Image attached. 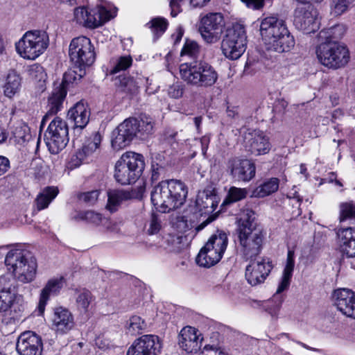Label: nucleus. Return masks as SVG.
<instances>
[{"label": "nucleus", "instance_id": "nucleus-62", "mask_svg": "<svg viewBox=\"0 0 355 355\" xmlns=\"http://www.w3.org/2000/svg\"><path fill=\"white\" fill-rule=\"evenodd\" d=\"M227 115L230 119H235L239 116V107L228 105L226 110Z\"/></svg>", "mask_w": 355, "mask_h": 355}, {"label": "nucleus", "instance_id": "nucleus-17", "mask_svg": "<svg viewBox=\"0 0 355 355\" xmlns=\"http://www.w3.org/2000/svg\"><path fill=\"white\" fill-rule=\"evenodd\" d=\"M243 142L247 150L254 155L267 154L271 147L268 137L259 130L244 132Z\"/></svg>", "mask_w": 355, "mask_h": 355}, {"label": "nucleus", "instance_id": "nucleus-29", "mask_svg": "<svg viewBox=\"0 0 355 355\" xmlns=\"http://www.w3.org/2000/svg\"><path fill=\"white\" fill-rule=\"evenodd\" d=\"M21 86V78L14 69L9 70L3 85L4 95L10 98L18 93Z\"/></svg>", "mask_w": 355, "mask_h": 355}, {"label": "nucleus", "instance_id": "nucleus-46", "mask_svg": "<svg viewBox=\"0 0 355 355\" xmlns=\"http://www.w3.org/2000/svg\"><path fill=\"white\" fill-rule=\"evenodd\" d=\"M162 224L159 216L153 214L146 225V233L149 235L157 234L162 230Z\"/></svg>", "mask_w": 355, "mask_h": 355}, {"label": "nucleus", "instance_id": "nucleus-52", "mask_svg": "<svg viewBox=\"0 0 355 355\" xmlns=\"http://www.w3.org/2000/svg\"><path fill=\"white\" fill-rule=\"evenodd\" d=\"M15 293L14 279L9 275L0 277V293Z\"/></svg>", "mask_w": 355, "mask_h": 355}, {"label": "nucleus", "instance_id": "nucleus-63", "mask_svg": "<svg viewBox=\"0 0 355 355\" xmlns=\"http://www.w3.org/2000/svg\"><path fill=\"white\" fill-rule=\"evenodd\" d=\"M216 218V216H215V215L209 216L205 221L202 222L200 224H199L198 225H197L196 227V231L197 232L201 231L207 225H209V223L213 222Z\"/></svg>", "mask_w": 355, "mask_h": 355}, {"label": "nucleus", "instance_id": "nucleus-60", "mask_svg": "<svg viewBox=\"0 0 355 355\" xmlns=\"http://www.w3.org/2000/svg\"><path fill=\"white\" fill-rule=\"evenodd\" d=\"M10 167L9 159L0 155V176L6 173Z\"/></svg>", "mask_w": 355, "mask_h": 355}, {"label": "nucleus", "instance_id": "nucleus-20", "mask_svg": "<svg viewBox=\"0 0 355 355\" xmlns=\"http://www.w3.org/2000/svg\"><path fill=\"white\" fill-rule=\"evenodd\" d=\"M228 168L233 178L238 181L248 182L255 175V166L246 159L233 158L228 162Z\"/></svg>", "mask_w": 355, "mask_h": 355}, {"label": "nucleus", "instance_id": "nucleus-34", "mask_svg": "<svg viewBox=\"0 0 355 355\" xmlns=\"http://www.w3.org/2000/svg\"><path fill=\"white\" fill-rule=\"evenodd\" d=\"M101 136L98 132H94L84 143L82 148L78 151V158L85 159L92 155L99 147Z\"/></svg>", "mask_w": 355, "mask_h": 355}, {"label": "nucleus", "instance_id": "nucleus-8", "mask_svg": "<svg viewBox=\"0 0 355 355\" xmlns=\"http://www.w3.org/2000/svg\"><path fill=\"white\" fill-rule=\"evenodd\" d=\"M49 45L47 33L42 30L26 31L15 43L17 53L24 59L34 60L43 54Z\"/></svg>", "mask_w": 355, "mask_h": 355}, {"label": "nucleus", "instance_id": "nucleus-40", "mask_svg": "<svg viewBox=\"0 0 355 355\" xmlns=\"http://www.w3.org/2000/svg\"><path fill=\"white\" fill-rule=\"evenodd\" d=\"M92 301V295L89 291L84 289L76 293V304L81 313H86L89 311Z\"/></svg>", "mask_w": 355, "mask_h": 355}, {"label": "nucleus", "instance_id": "nucleus-15", "mask_svg": "<svg viewBox=\"0 0 355 355\" xmlns=\"http://www.w3.org/2000/svg\"><path fill=\"white\" fill-rule=\"evenodd\" d=\"M250 263L245 268V279L252 286H257L263 283L268 276L272 265L269 259L259 258L249 260Z\"/></svg>", "mask_w": 355, "mask_h": 355}, {"label": "nucleus", "instance_id": "nucleus-14", "mask_svg": "<svg viewBox=\"0 0 355 355\" xmlns=\"http://www.w3.org/2000/svg\"><path fill=\"white\" fill-rule=\"evenodd\" d=\"M294 25L306 34L315 32L319 28L318 11L311 4H302L295 10Z\"/></svg>", "mask_w": 355, "mask_h": 355}, {"label": "nucleus", "instance_id": "nucleus-37", "mask_svg": "<svg viewBox=\"0 0 355 355\" xmlns=\"http://www.w3.org/2000/svg\"><path fill=\"white\" fill-rule=\"evenodd\" d=\"M73 219L77 221H86L95 225H98L101 223L104 225L109 223L107 219L103 218L101 214L94 211H80L73 217Z\"/></svg>", "mask_w": 355, "mask_h": 355}, {"label": "nucleus", "instance_id": "nucleus-21", "mask_svg": "<svg viewBox=\"0 0 355 355\" xmlns=\"http://www.w3.org/2000/svg\"><path fill=\"white\" fill-rule=\"evenodd\" d=\"M334 304L343 315L355 319V293L350 289L340 288L334 291Z\"/></svg>", "mask_w": 355, "mask_h": 355}, {"label": "nucleus", "instance_id": "nucleus-38", "mask_svg": "<svg viewBox=\"0 0 355 355\" xmlns=\"http://www.w3.org/2000/svg\"><path fill=\"white\" fill-rule=\"evenodd\" d=\"M125 327L127 334L136 336L142 333L146 327V324L140 316L133 315L126 322Z\"/></svg>", "mask_w": 355, "mask_h": 355}, {"label": "nucleus", "instance_id": "nucleus-44", "mask_svg": "<svg viewBox=\"0 0 355 355\" xmlns=\"http://www.w3.org/2000/svg\"><path fill=\"white\" fill-rule=\"evenodd\" d=\"M248 191L245 189L232 187L230 188L227 195L224 200L225 204H230L241 200L246 198Z\"/></svg>", "mask_w": 355, "mask_h": 355}, {"label": "nucleus", "instance_id": "nucleus-33", "mask_svg": "<svg viewBox=\"0 0 355 355\" xmlns=\"http://www.w3.org/2000/svg\"><path fill=\"white\" fill-rule=\"evenodd\" d=\"M58 193L59 190L55 187H46L42 189L35 200L37 211L47 208Z\"/></svg>", "mask_w": 355, "mask_h": 355}, {"label": "nucleus", "instance_id": "nucleus-31", "mask_svg": "<svg viewBox=\"0 0 355 355\" xmlns=\"http://www.w3.org/2000/svg\"><path fill=\"white\" fill-rule=\"evenodd\" d=\"M346 29L343 24H336L331 27L324 28L320 31L318 38L322 42H339Z\"/></svg>", "mask_w": 355, "mask_h": 355}, {"label": "nucleus", "instance_id": "nucleus-28", "mask_svg": "<svg viewBox=\"0 0 355 355\" xmlns=\"http://www.w3.org/2000/svg\"><path fill=\"white\" fill-rule=\"evenodd\" d=\"M210 246V243H206L199 252L196 257V262L199 266L209 268L221 259L223 254Z\"/></svg>", "mask_w": 355, "mask_h": 355}, {"label": "nucleus", "instance_id": "nucleus-57", "mask_svg": "<svg viewBox=\"0 0 355 355\" xmlns=\"http://www.w3.org/2000/svg\"><path fill=\"white\" fill-rule=\"evenodd\" d=\"M88 10L85 7H78L74 10V18L76 21L85 26V19L87 18Z\"/></svg>", "mask_w": 355, "mask_h": 355}, {"label": "nucleus", "instance_id": "nucleus-55", "mask_svg": "<svg viewBox=\"0 0 355 355\" xmlns=\"http://www.w3.org/2000/svg\"><path fill=\"white\" fill-rule=\"evenodd\" d=\"M184 87L180 83H176L171 85L168 89V94L171 98H181L184 93Z\"/></svg>", "mask_w": 355, "mask_h": 355}, {"label": "nucleus", "instance_id": "nucleus-1", "mask_svg": "<svg viewBox=\"0 0 355 355\" xmlns=\"http://www.w3.org/2000/svg\"><path fill=\"white\" fill-rule=\"evenodd\" d=\"M257 226L255 212L250 208H243L237 217L236 231L241 252L245 261L257 258L262 249L263 235Z\"/></svg>", "mask_w": 355, "mask_h": 355}, {"label": "nucleus", "instance_id": "nucleus-18", "mask_svg": "<svg viewBox=\"0 0 355 355\" xmlns=\"http://www.w3.org/2000/svg\"><path fill=\"white\" fill-rule=\"evenodd\" d=\"M288 31L284 21L275 17L264 18L260 24V33L266 44L287 33Z\"/></svg>", "mask_w": 355, "mask_h": 355}, {"label": "nucleus", "instance_id": "nucleus-35", "mask_svg": "<svg viewBox=\"0 0 355 355\" xmlns=\"http://www.w3.org/2000/svg\"><path fill=\"white\" fill-rule=\"evenodd\" d=\"M107 197L106 208L110 212H114L123 200L130 198V194L123 190H113L107 192Z\"/></svg>", "mask_w": 355, "mask_h": 355}, {"label": "nucleus", "instance_id": "nucleus-49", "mask_svg": "<svg viewBox=\"0 0 355 355\" xmlns=\"http://www.w3.org/2000/svg\"><path fill=\"white\" fill-rule=\"evenodd\" d=\"M15 299V293H0V312L6 313L12 308Z\"/></svg>", "mask_w": 355, "mask_h": 355}, {"label": "nucleus", "instance_id": "nucleus-36", "mask_svg": "<svg viewBox=\"0 0 355 355\" xmlns=\"http://www.w3.org/2000/svg\"><path fill=\"white\" fill-rule=\"evenodd\" d=\"M279 185V180L278 178H270L256 188L254 191V195L259 198L266 197L276 192L278 190Z\"/></svg>", "mask_w": 355, "mask_h": 355}, {"label": "nucleus", "instance_id": "nucleus-56", "mask_svg": "<svg viewBox=\"0 0 355 355\" xmlns=\"http://www.w3.org/2000/svg\"><path fill=\"white\" fill-rule=\"evenodd\" d=\"M263 64L259 61L248 60L245 64L244 71L246 73L254 74L262 69Z\"/></svg>", "mask_w": 355, "mask_h": 355}, {"label": "nucleus", "instance_id": "nucleus-4", "mask_svg": "<svg viewBox=\"0 0 355 355\" xmlns=\"http://www.w3.org/2000/svg\"><path fill=\"white\" fill-rule=\"evenodd\" d=\"M5 263L19 282L26 284L34 280L37 266L35 258L29 251L19 249L9 251Z\"/></svg>", "mask_w": 355, "mask_h": 355}, {"label": "nucleus", "instance_id": "nucleus-30", "mask_svg": "<svg viewBox=\"0 0 355 355\" xmlns=\"http://www.w3.org/2000/svg\"><path fill=\"white\" fill-rule=\"evenodd\" d=\"M294 256V251L289 250L288 251L286 263L283 271L282 280L278 286L276 293L274 295L275 297L277 295L287 289L290 285L291 279L292 277L295 266Z\"/></svg>", "mask_w": 355, "mask_h": 355}, {"label": "nucleus", "instance_id": "nucleus-12", "mask_svg": "<svg viewBox=\"0 0 355 355\" xmlns=\"http://www.w3.org/2000/svg\"><path fill=\"white\" fill-rule=\"evenodd\" d=\"M68 126L65 121L55 117L49 125L45 132L46 146L51 154H58L67 146L68 138Z\"/></svg>", "mask_w": 355, "mask_h": 355}, {"label": "nucleus", "instance_id": "nucleus-10", "mask_svg": "<svg viewBox=\"0 0 355 355\" xmlns=\"http://www.w3.org/2000/svg\"><path fill=\"white\" fill-rule=\"evenodd\" d=\"M246 35L243 25L236 24L226 31L221 49L226 58L236 60L246 49Z\"/></svg>", "mask_w": 355, "mask_h": 355}, {"label": "nucleus", "instance_id": "nucleus-58", "mask_svg": "<svg viewBox=\"0 0 355 355\" xmlns=\"http://www.w3.org/2000/svg\"><path fill=\"white\" fill-rule=\"evenodd\" d=\"M201 355H229L226 352L220 349L216 348L212 346H205Z\"/></svg>", "mask_w": 355, "mask_h": 355}, {"label": "nucleus", "instance_id": "nucleus-22", "mask_svg": "<svg viewBox=\"0 0 355 355\" xmlns=\"http://www.w3.org/2000/svg\"><path fill=\"white\" fill-rule=\"evenodd\" d=\"M67 116L75 128L83 129L89 121L90 110L86 103L80 101L70 108Z\"/></svg>", "mask_w": 355, "mask_h": 355}, {"label": "nucleus", "instance_id": "nucleus-51", "mask_svg": "<svg viewBox=\"0 0 355 355\" xmlns=\"http://www.w3.org/2000/svg\"><path fill=\"white\" fill-rule=\"evenodd\" d=\"M199 53V46L195 41L187 40L181 51V55L196 58Z\"/></svg>", "mask_w": 355, "mask_h": 355}, {"label": "nucleus", "instance_id": "nucleus-5", "mask_svg": "<svg viewBox=\"0 0 355 355\" xmlns=\"http://www.w3.org/2000/svg\"><path fill=\"white\" fill-rule=\"evenodd\" d=\"M179 69L181 78L187 84L197 87H211L218 78L215 69L205 62L182 63Z\"/></svg>", "mask_w": 355, "mask_h": 355}, {"label": "nucleus", "instance_id": "nucleus-32", "mask_svg": "<svg viewBox=\"0 0 355 355\" xmlns=\"http://www.w3.org/2000/svg\"><path fill=\"white\" fill-rule=\"evenodd\" d=\"M268 49L278 53L288 52L295 45V40L288 31L287 33L267 44Z\"/></svg>", "mask_w": 355, "mask_h": 355}, {"label": "nucleus", "instance_id": "nucleus-23", "mask_svg": "<svg viewBox=\"0 0 355 355\" xmlns=\"http://www.w3.org/2000/svg\"><path fill=\"white\" fill-rule=\"evenodd\" d=\"M200 343L195 328L186 327L180 331L178 336V345L185 352H196L200 348Z\"/></svg>", "mask_w": 355, "mask_h": 355}, {"label": "nucleus", "instance_id": "nucleus-48", "mask_svg": "<svg viewBox=\"0 0 355 355\" xmlns=\"http://www.w3.org/2000/svg\"><path fill=\"white\" fill-rule=\"evenodd\" d=\"M355 218V203L349 202L340 205V221Z\"/></svg>", "mask_w": 355, "mask_h": 355}, {"label": "nucleus", "instance_id": "nucleus-53", "mask_svg": "<svg viewBox=\"0 0 355 355\" xmlns=\"http://www.w3.org/2000/svg\"><path fill=\"white\" fill-rule=\"evenodd\" d=\"M99 196V191L93 190L85 193H81L78 195V199L89 205H94Z\"/></svg>", "mask_w": 355, "mask_h": 355}, {"label": "nucleus", "instance_id": "nucleus-47", "mask_svg": "<svg viewBox=\"0 0 355 355\" xmlns=\"http://www.w3.org/2000/svg\"><path fill=\"white\" fill-rule=\"evenodd\" d=\"M132 64V58L130 55L121 56L118 58L116 64L110 70V74L114 75L121 71H125Z\"/></svg>", "mask_w": 355, "mask_h": 355}, {"label": "nucleus", "instance_id": "nucleus-54", "mask_svg": "<svg viewBox=\"0 0 355 355\" xmlns=\"http://www.w3.org/2000/svg\"><path fill=\"white\" fill-rule=\"evenodd\" d=\"M13 135L19 141L20 140L24 141L29 136V128L25 124H21L15 128Z\"/></svg>", "mask_w": 355, "mask_h": 355}, {"label": "nucleus", "instance_id": "nucleus-39", "mask_svg": "<svg viewBox=\"0 0 355 355\" xmlns=\"http://www.w3.org/2000/svg\"><path fill=\"white\" fill-rule=\"evenodd\" d=\"M206 243H210L211 248L223 255L228 243L227 236L225 232L218 231L217 234L212 235Z\"/></svg>", "mask_w": 355, "mask_h": 355}, {"label": "nucleus", "instance_id": "nucleus-61", "mask_svg": "<svg viewBox=\"0 0 355 355\" xmlns=\"http://www.w3.org/2000/svg\"><path fill=\"white\" fill-rule=\"evenodd\" d=\"M246 6L252 9H259L263 5V0H241Z\"/></svg>", "mask_w": 355, "mask_h": 355}, {"label": "nucleus", "instance_id": "nucleus-50", "mask_svg": "<svg viewBox=\"0 0 355 355\" xmlns=\"http://www.w3.org/2000/svg\"><path fill=\"white\" fill-rule=\"evenodd\" d=\"M352 1L333 0L331 3V13L336 16L341 15L348 10Z\"/></svg>", "mask_w": 355, "mask_h": 355}, {"label": "nucleus", "instance_id": "nucleus-13", "mask_svg": "<svg viewBox=\"0 0 355 355\" xmlns=\"http://www.w3.org/2000/svg\"><path fill=\"white\" fill-rule=\"evenodd\" d=\"M225 27L224 18L219 12H210L200 21L199 31L203 40L209 44L218 42Z\"/></svg>", "mask_w": 355, "mask_h": 355}, {"label": "nucleus", "instance_id": "nucleus-19", "mask_svg": "<svg viewBox=\"0 0 355 355\" xmlns=\"http://www.w3.org/2000/svg\"><path fill=\"white\" fill-rule=\"evenodd\" d=\"M42 343L33 331H25L19 336L16 349L19 355H41Z\"/></svg>", "mask_w": 355, "mask_h": 355}, {"label": "nucleus", "instance_id": "nucleus-27", "mask_svg": "<svg viewBox=\"0 0 355 355\" xmlns=\"http://www.w3.org/2000/svg\"><path fill=\"white\" fill-rule=\"evenodd\" d=\"M112 17L113 16L108 10L103 6L98 5L95 8L88 11L85 26L89 28H95L102 26Z\"/></svg>", "mask_w": 355, "mask_h": 355}, {"label": "nucleus", "instance_id": "nucleus-26", "mask_svg": "<svg viewBox=\"0 0 355 355\" xmlns=\"http://www.w3.org/2000/svg\"><path fill=\"white\" fill-rule=\"evenodd\" d=\"M62 277L51 279L42 290L38 304V311L40 314L44 313L49 297L56 295L62 288Z\"/></svg>", "mask_w": 355, "mask_h": 355}, {"label": "nucleus", "instance_id": "nucleus-6", "mask_svg": "<svg viewBox=\"0 0 355 355\" xmlns=\"http://www.w3.org/2000/svg\"><path fill=\"white\" fill-rule=\"evenodd\" d=\"M145 167L144 156L134 152L123 153L115 164L114 178L122 185L135 183Z\"/></svg>", "mask_w": 355, "mask_h": 355}, {"label": "nucleus", "instance_id": "nucleus-24", "mask_svg": "<svg viewBox=\"0 0 355 355\" xmlns=\"http://www.w3.org/2000/svg\"><path fill=\"white\" fill-rule=\"evenodd\" d=\"M338 243L340 252L347 257H355V229L340 228L337 232Z\"/></svg>", "mask_w": 355, "mask_h": 355}, {"label": "nucleus", "instance_id": "nucleus-42", "mask_svg": "<svg viewBox=\"0 0 355 355\" xmlns=\"http://www.w3.org/2000/svg\"><path fill=\"white\" fill-rule=\"evenodd\" d=\"M114 84L128 94H134L137 90V86L135 82L129 77L123 75L116 76L114 80Z\"/></svg>", "mask_w": 355, "mask_h": 355}, {"label": "nucleus", "instance_id": "nucleus-11", "mask_svg": "<svg viewBox=\"0 0 355 355\" xmlns=\"http://www.w3.org/2000/svg\"><path fill=\"white\" fill-rule=\"evenodd\" d=\"M69 55L73 65L84 69L91 66L96 59L94 47L90 39L85 36L77 37L71 41Z\"/></svg>", "mask_w": 355, "mask_h": 355}, {"label": "nucleus", "instance_id": "nucleus-64", "mask_svg": "<svg viewBox=\"0 0 355 355\" xmlns=\"http://www.w3.org/2000/svg\"><path fill=\"white\" fill-rule=\"evenodd\" d=\"M78 152L76 155H73L69 162V167L71 168L78 167L84 160V159L78 158Z\"/></svg>", "mask_w": 355, "mask_h": 355}, {"label": "nucleus", "instance_id": "nucleus-2", "mask_svg": "<svg viewBox=\"0 0 355 355\" xmlns=\"http://www.w3.org/2000/svg\"><path fill=\"white\" fill-rule=\"evenodd\" d=\"M187 187L181 181L161 182L151 192V201L156 209L167 213L180 207L186 200Z\"/></svg>", "mask_w": 355, "mask_h": 355}, {"label": "nucleus", "instance_id": "nucleus-16", "mask_svg": "<svg viewBox=\"0 0 355 355\" xmlns=\"http://www.w3.org/2000/svg\"><path fill=\"white\" fill-rule=\"evenodd\" d=\"M161 348V340L157 336L143 335L133 342L127 355H157Z\"/></svg>", "mask_w": 355, "mask_h": 355}, {"label": "nucleus", "instance_id": "nucleus-45", "mask_svg": "<svg viewBox=\"0 0 355 355\" xmlns=\"http://www.w3.org/2000/svg\"><path fill=\"white\" fill-rule=\"evenodd\" d=\"M28 76L36 82L45 81L46 73L42 66L39 64H33L28 67Z\"/></svg>", "mask_w": 355, "mask_h": 355}, {"label": "nucleus", "instance_id": "nucleus-3", "mask_svg": "<svg viewBox=\"0 0 355 355\" xmlns=\"http://www.w3.org/2000/svg\"><path fill=\"white\" fill-rule=\"evenodd\" d=\"M154 121L146 114L124 120L112 132V146L116 150L128 146L135 137L143 138L153 132Z\"/></svg>", "mask_w": 355, "mask_h": 355}, {"label": "nucleus", "instance_id": "nucleus-25", "mask_svg": "<svg viewBox=\"0 0 355 355\" xmlns=\"http://www.w3.org/2000/svg\"><path fill=\"white\" fill-rule=\"evenodd\" d=\"M52 321L55 330L61 334L68 332L74 326L72 314L67 309L62 307L55 309Z\"/></svg>", "mask_w": 355, "mask_h": 355}, {"label": "nucleus", "instance_id": "nucleus-9", "mask_svg": "<svg viewBox=\"0 0 355 355\" xmlns=\"http://www.w3.org/2000/svg\"><path fill=\"white\" fill-rule=\"evenodd\" d=\"M316 55L322 65L334 69L345 67L350 58L347 46L341 42H322L317 47Z\"/></svg>", "mask_w": 355, "mask_h": 355}, {"label": "nucleus", "instance_id": "nucleus-41", "mask_svg": "<svg viewBox=\"0 0 355 355\" xmlns=\"http://www.w3.org/2000/svg\"><path fill=\"white\" fill-rule=\"evenodd\" d=\"M215 199V196L204 191L198 196L196 203L200 211L208 209V211L212 212L216 207Z\"/></svg>", "mask_w": 355, "mask_h": 355}, {"label": "nucleus", "instance_id": "nucleus-43", "mask_svg": "<svg viewBox=\"0 0 355 355\" xmlns=\"http://www.w3.org/2000/svg\"><path fill=\"white\" fill-rule=\"evenodd\" d=\"M146 26L151 30L156 38H158L166 30L168 21L163 17L153 18Z\"/></svg>", "mask_w": 355, "mask_h": 355}, {"label": "nucleus", "instance_id": "nucleus-59", "mask_svg": "<svg viewBox=\"0 0 355 355\" xmlns=\"http://www.w3.org/2000/svg\"><path fill=\"white\" fill-rule=\"evenodd\" d=\"M183 0H170L169 6L171 8V15L172 17H176L181 12L180 3Z\"/></svg>", "mask_w": 355, "mask_h": 355}, {"label": "nucleus", "instance_id": "nucleus-7", "mask_svg": "<svg viewBox=\"0 0 355 355\" xmlns=\"http://www.w3.org/2000/svg\"><path fill=\"white\" fill-rule=\"evenodd\" d=\"M85 74V69L76 67L75 65H73V69H69L64 73L62 82L53 89L51 95L49 98L48 110L42 120L41 128L44 126L49 116L56 114L61 110L67 93L68 84L80 80Z\"/></svg>", "mask_w": 355, "mask_h": 355}]
</instances>
